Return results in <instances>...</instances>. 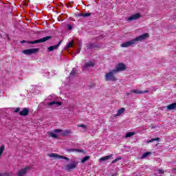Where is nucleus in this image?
I'll use <instances>...</instances> for the list:
<instances>
[{"mask_svg":"<svg viewBox=\"0 0 176 176\" xmlns=\"http://www.w3.org/2000/svg\"><path fill=\"white\" fill-rule=\"evenodd\" d=\"M146 38H149V34L148 33L143 34L135 38L126 41L125 43L120 44V46L121 47H129V46H133V45H135L137 42H141L142 41L146 39Z\"/></svg>","mask_w":176,"mask_h":176,"instance_id":"f257e3e1","label":"nucleus"},{"mask_svg":"<svg viewBox=\"0 0 176 176\" xmlns=\"http://www.w3.org/2000/svg\"><path fill=\"white\" fill-rule=\"evenodd\" d=\"M53 38L52 36H47L38 40H35L33 41H26L25 40L21 41V43H29L30 45H35L36 43H43V42H46L47 41H50Z\"/></svg>","mask_w":176,"mask_h":176,"instance_id":"f03ea898","label":"nucleus"},{"mask_svg":"<svg viewBox=\"0 0 176 176\" xmlns=\"http://www.w3.org/2000/svg\"><path fill=\"white\" fill-rule=\"evenodd\" d=\"M116 74H118V73L116 72V71H114L113 69L111 70L108 73H106V74L104 76L105 81L109 82L111 80L112 82H116L118 80V79L115 76V75H116Z\"/></svg>","mask_w":176,"mask_h":176,"instance_id":"7ed1b4c3","label":"nucleus"},{"mask_svg":"<svg viewBox=\"0 0 176 176\" xmlns=\"http://www.w3.org/2000/svg\"><path fill=\"white\" fill-rule=\"evenodd\" d=\"M126 65L123 63H120L116 66V69H113L116 71V72L118 74V72H122L123 71H126Z\"/></svg>","mask_w":176,"mask_h":176,"instance_id":"20e7f679","label":"nucleus"},{"mask_svg":"<svg viewBox=\"0 0 176 176\" xmlns=\"http://www.w3.org/2000/svg\"><path fill=\"white\" fill-rule=\"evenodd\" d=\"M38 52H39V48H32L23 50V53L28 56L30 54H35V53H38Z\"/></svg>","mask_w":176,"mask_h":176,"instance_id":"39448f33","label":"nucleus"},{"mask_svg":"<svg viewBox=\"0 0 176 176\" xmlns=\"http://www.w3.org/2000/svg\"><path fill=\"white\" fill-rule=\"evenodd\" d=\"M78 166V162H73L69 164H67L65 166V170L66 171H71V170H74Z\"/></svg>","mask_w":176,"mask_h":176,"instance_id":"423d86ee","label":"nucleus"},{"mask_svg":"<svg viewBox=\"0 0 176 176\" xmlns=\"http://www.w3.org/2000/svg\"><path fill=\"white\" fill-rule=\"evenodd\" d=\"M31 168V167L30 166H26L22 169H21L20 170H19L17 175L18 176H24L25 175V174H27V171H28V170H30Z\"/></svg>","mask_w":176,"mask_h":176,"instance_id":"0eeeda50","label":"nucleus"},{"mask_svg":"<svg viewBox=\"0 0 176 176\" xmlns=\"http://www.w3.org/2000/svg\"><path fill=\"white\" fill-rule=\"evenodd\" d=\"M91 49H100V45L94 43H91L85 47V50H91Z\"/></svg>","mask_w":176,"mask_h":176,"instance_id":"6e6552de","label":"nucleus"},{"mask_svg":"<svg viewBox=\"0 0 176 176\" xmlns=\"http://www.w3.org/2000/svg\"><path fill=\"white\" fill-rule=\"evenodd\" d=\"M141 18V14L136 13L135 14L131 15L128 18L129 21H133V20H138V19Z\"/></svg>","mask_w":176,"mask_h":176,"instance_id":"1a4fd4ad","label":"nucleus"},{"mask_svg":"<svg viewBox=\"0 0 176 176\" xmlns=\"http://www.w3.org/2000/svg\"><path fill=\"white\" fill-rule=\"evenodd\" d=\"M61 42H63V41H59L57 45L50 46L47 48L48 52H53V50H57L60 45H61Z\"/></svg>","mask_w":176,"mask_h":176,"instance_id":"9d476101","label":"nucleus"},{"mask_svg":"<svg viewBox=\"0 0 176 176\" xmlns=\"http://www.w3.org/2000/svg\"><path fill=\"white\" fill-rule=\"evenodd\" d=\"M30 113V109L28 108H24L22 111L19 112L21 116H28Z\"/></svg>","mask_w":176,"mask_h":176,"instance_id":"9b49d317","label":"nucleus"},{"mask_svg":"<svg viewBox=\"0 0 176 176\" xmlns=\"http://www.w3.org/2000/svg\"><path fill=\"white\" fill-rule=\"evenodd\" d=\"M49 107H60V105H63L62 102H56V101H52L48 102Z\"/></svg>","mask_w":176,"mask_h":176,"instance_id":"f8f14e48","label":"nucleus"},{"mask_svg":"<svg viewBox=\"0 0 176 176\" xmlns=\"http://www.w3.org/2000/svg\"><path fill=\"white\" fill-rule=\"evenodd\" d=\"M148 90L146 91H140L139 89H132L130 91V93H134L135 94H144L148 93Z\"/></svg>","mask_w":176,"mask_h":176,"instance_id":"ddd939ff","label":"nucleus"},{"mask_svg":"<svg viewBox=\"0 0 176 176\" xmlns=\"http://www.w3.org/2000/svg\"><path fill=\"white\" fill-rule=\"evenodd\" d=\"M96 65V63L91 61H89L85 63V65H84L83 68H93Z\"/></svg>","mask_w":176,"mask_h":176,"instance_id":"4468645a","label":"nucleus"},{"mask_svg":"<svg viewBox=\"0 0 176 176\" xmlns=\"http://www.w3.org/2000/svg\"><path fill=\"white\" fill-rule=\"evenodd\" d=\"M124 111H126V108L124 107L120 108V109L118 110L117 113L114 114V117L118 118V116H120V115H122V113H123Z\"/></svg>","mask_w":176,"mask_h":176,"instance_id":"2eb2a0df","label":"nucleus"},{"mask_svg":"<svg viewBox=\"0 0 176 176\" xmlns=\"http://www.w3.org/2000/svg\"><path fill=\"white\" fill-rule=\"evenodd\" d=\"M48 156L50 157H54V159H57V160H60L61 157V155H58V154H56V153H50L48 154Z\"/></svg>","mask_w":176,"mask_h":176,"instance_id":"dca6fc26","label":"nucleus"},{"mask_svg":"<svg viewBox=\"0 0 176 176\" xmlns=\"http://www.w3.org/2000/svg\"><path fill=\"white\" fill-rule=\"evenodd\" d=\"M112 156H113V155H107L104 157H102L100 159V162H105V160H109V159H111L112 157Z\"/></svg>","mask_w":176,"mask_h":176,"instance_id":"f3484780","label":"nucleus"},{"mask_svg":"<svg viewBox=\"0 0 176 176\" xmlns=\"http://www.w3.org/2000/svg\"><path fill=\"white\" fill-rule=\"evenodd\" d=\"M112 156H113V155H107L104 157H102L100 159V162H105V160H109V159H111L112 157Z\"/></svg>","mask_w":176,"mask_h":176,"instance_id":"a211bd4d","label":"nucleus"},{"mask_svg":"<svg viewBox=\"0 0 176 176\" xmlns=\"http://www.w3.org/2000/svg\"><path fill=\"white\" fill-rule=\"evenodd\" d=\"M74 46V41H70L67 45H65V50L71 49Z\"/></svg>","mask_w":176,"mask_h":176,"instance_id":"6ab92c4d","label":"nucleus"},{"mask_svg":"<svg viewBox=\"0 0 176 176\" xmlns=\"http://www.w3.org/2000/svg\"><path fill=\"white\" fill-rule=\"evenodd\" d=\"M71 133H72V132H71V131H69V130H65V131L63 130L61 135H62L63 137H65V136H67V135H69V134H71Z\"/></svg>","mask_w":176,"mask_h":176,"instance_id":"aec40b11","label":"nucleus"},{"mask_svg":"<svg viewBox=\"0 0 176 176\" xmlns=\"http://www.w3.org/2000/svg\"><path fill=\"white\" fill-rule=\"evenodd\" d=\"M133 135H135V132H129L126 134L125 138H129L130 137H133Z\"/></svg>","mask_w":176,"mask_h":176,"instance_id":"412c9836","label":"nucleus"},{"mask_svg":"<svg viewBox=\"0 0 176 176\" xmlns=\"http://www.w3.org/2000/svg\"><path fill=\"white\" fill-rule=\"evenodd\" d=\"M81 17H89V16H91V12L89 13H81L79 14Z\"/></svg>","mask_w":176,"mask_h":176,"instance_id":"4be33fe9","label":"nucleus"},{"mask_svg":"<svg viewBox=\"0 0 176 176\" xmlns=\"http://www.w3.org/2000/svg\"><path fill=\"white\" fill-rule=\"evenodd\" d=\"M160 138H152L151 140H149L146 142V144H151V142H153L154 141H160Z\"/></svg>","mask_w":176,"mask_h":176,"instance_id":"5701e85b","label":"nucleus"},{"mask_svg":"<svg viewBox=\"0 0 176 176\" xmlns=\"http://www.w3.org/2000/svg\"><path fill=\"white\" fill-rule=\"evenodd\" d=\"M87 160H90V156H89V155H87V156L84 157L81 160V162L85 163V162H87Z\"/></svg>","mask_w":176,"mask_h":176,"instance_id":"b1692460","label":"nucleus"},{"mask_svg":"<svg viewBox=\"0 0 176 176\" xmlns=\"http://www.w3.org/2000/svg\"><path fill=\"white\" fill-rule=\"evenodd\" d=\"M148 155H152V152H146V153H144L142 156V159H145L146 157H148Z\"/></svg>","mask_w":176,"mask_h":176,"instance_id":"393cba45","label":"nucleus"},{"mask_svg":"<svg viewBox=\"0 0 176 176\" xmlns=\"http://www.w3.org/2000/svg\"><path fill=\"white\" fill-rule=\"evenodd\" d=\"M3 151H5V146L1 145L0 147V156L2 155V153H3Z\"/></svg>","mask_w":176,"mask_h":176,"instance_id":"a878e982","label":"nucleus"},{"mask_svg":"<svg viewBox=\"0 0 176 176\" xmlns=\"http://www.w3.org/2000/svg\"><path fill=\"white\" fill-rule=\"evenodd\" d=\"M49 134L53 138H58V137L56 134L53 133L52 132H49Z\"/></svg>","mask_w":176,"mask_h":176,"instance_id":"bb28decb","label":"nucleus"},{"mask_svg":"<svg viewBox=\"0 0 176 176\" xmlns=\"http://www.w3.org/2000/svg\"><path fill=\"white\" fill-rule=\"evenodd\" d=\"M119 160H122V157H118V158H116L114 160L112 161V164L116 163V162H119Z\"/></svg>","mask_w":176,"mask_h":176,"instance_id":"cd10ccee","label":"nucleus"},{"mask_svg":"<svg viewBox=\"0 0 176 176\" xmlns=\"http://www.w3.org/2000/svg\"><path fill=\"white\" fill-rule=\"evenodd\" d=\"M76 72H75V69H73L70 73V76H76Z\"/></svg>","mask_w":176,"mask_h":176,"instance_id":"c85d7f7f","label":"nucleus"},{"mask_svg":"<svg viewBox=\"0 0 176 176\" xmlns=\"http://www.w3.org/2000/svg\"><path fill=\"white\" fill-rule=\"evenodd\" d=\"M74 151H76V152H83V150H80V149H70L69 151L70 152H74Z\"/></svg>","mask_w":176,"mask_h":176,"instance_id":"c756f323","label":"nucleus"},{"mask_svg":"<svg viewBox=\"0 0 176 176\" xmlns=\"http://www.w3.org/2000/svg\"><path fill=\"white\" fill-rule=\"evenodd\" d=\"M60 159H64L65 160H67V162L69 160V158L62 155H60Z\"/></svg>","mask_w":176,"mask_h":176,"instance_id":"7c9ffc66","label":"nucleus"},{"mask_svg":"<svg viewBox=\"0 0 176 176\" xmlns=\"http://www.w3.org/2000/svg\"><path fill=\"white\" fill-rule=\"evenodd\" d=\"M78 127H82V129H86L87 126L86 124H78Z\"/></svg>","mask_w":176,"mask_h":176,"instance_id":"2f4dec72","label":"nucleus"},{"mask_svg":"<svg viewBox=\"0 0 176 176\" xmlns=\"http://www.w3.org/2000/svg\"><path fill=\"white\" fill-rule=\"evenodd\" d=\"M54 133H63V129H55Z\"/></svg>","mask_w":176,"mask_h":176,"instance_id":"473e14b6","label":"nucleus"},{"mask_svg":"<svg viewBox=\"0 0 176 176\" xmlns=\"http://www.w3.org/2000/svg\"><path fill=\"white\" fill-rule=\"evenodd\" d=\"M158 172L160 173V174H164V170L163 169L159 170Z\"/></svg>","mask_w":176,"mask_h":176,"instance_id":"72a5a7b5","label":"nucleus"},{"mask_svg":"<svg viewBox=\"0 0 176 176\" xmlns=\"http://www.w3.org/2000/svg\"><path fill=\"white\" fill-rule=\"evenodd\" d=\"M14 112H15L16 113L20 112V108H16V109H15Z\"/></svg>","mask_w":176,"mask_h":176,"instance_id":"f704fd0d","label":"nucleus"},{"mask_svg":"<svg viewBox=\"0 0 176 176\" xmlns=\"http://www.w3.org/2000/svg\"><path fill=\"white\" fill-rule=\"evenodd\" d=\"M67 28H68V30H72V25H68Z\"/></svg>","mask_w":176,"mask_h":176,"instance_id":"c9c22d12","label":"nucleus"},{"mask_svg":"<svg viewBox=\"0 0 176 176\" xmlns=\"http://www.w3.org/2000/svg\"><path fill=\"white\" fill-rule=\"evenodd\" d=\"M132 94H133V93L128 92V93L126 94V96H130V95Z\"/></svg>","mask_w":176,"mask_h":176,"instance_id":"e433bc0d","label":"nucleus"},{"mask_svg":"<svg viewBox=\"0 0 176 176\" xmlns=\"http://www.w3.org/2000/svg\"><path fill=\"white\" fill-rule=\"evenodd\" d=\"M76 54H79V51H77V52H76Z\"/></svg>","mask_w":176,"mask_h":176,"instance_id":"4c0bfd02","label":"nucleus"},{"mask_svg":"<svg viewBox=\"0 0 176 176\" xmlns=\"http://www.w3.org/2000/svg\"><path fill=\"white\" fill-rule=\"evenodd\" d=\"M0 176H3V174H2V173H0Z\"/></svg>","mask_w":176,"mask_h":176,"instance_id":"58836bf2","label":"nucleus"},{"mask_svg":"<svg viewBox=\"0 0 176 176\" xmlns=\"http://www.w3.org/2000/svg\"><path fill=\"white\" fill-rule=\"evenodd\" d=\"M174 170H176V169H174Z\"/></svg>","mask_w":176,"mask_h":176,"instance_id":"ea45409f","label":"nucleus"}]
</instances>
